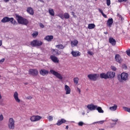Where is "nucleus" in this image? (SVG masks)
Wrapping results in <instances>:
<instances>
[{
    "label": "nucleus",
    "instance_id": "33",
    "mask_svg": "<svg viewBox=\"0 0 130 130\" xmlns=\"http://www.w3.org/2000/svg\"><path fill=\"white\" fill-rule=\"evenodd\" d=\"M70 19V14H69V13H65L63 14V19Z\"/></svg>",
    "mask_w": 130,
    "mask_h": 130
},
{
    "label": "nucleus",
    "instance_id": "16",
    "mask_svg": "<svg viewBox=\"0 0 130 130\" xmlns=\"http://www.w3.org/2000/svg\"><path fill=\"white\" fill-rule=\"evenodd\" d=\"M64 90L66 91V95H68L69 94H71V88L68 85H65L64 86Z\"/></svg>",
    "mask_w": 130,
    "mask_h": 130
},
{
    "label": "nucleus",
    "instance_id": "45",
    "mask_svg": "<svg viewBox=\"0 0 130 130\" xmlns=\"http://www.w3.org/2000/svg\"><path fill=\"white\" fill-rule=\"evenodd\" d=\"M126 53L128 56H130V49L126 51Z\"/></svg>",
    "mask_w": 130,
    "mask_h": 130
},
{
    "label": "nucleus",
    "instance_id": "55",
    "mask_svg": "<svg viewBox=\"0 0 130 130\" xmlns=\"http://www.w3.org/2000/svg\"><path fill=\"white\" fill-rule=\"evenodd\" d=\"M2 94H1V92H0V99H2Z\"/></svg>",
    "mask_w": 130,
    "mask_h": 130
},
{
    "label": "nucleus",
    "instance_id": "17",
    "mask_svg": "<svg viewBox=\"0 0 130 130\" xmlns=\"http://www.w3.org/2000/svg\"><path fill=\"white\" fill-rule=\"evenodd\" d=\"M109 43L113 46H115L116 45V41L113 38H110L109 39Z\"/></svg>",
    "mask_w": 130,
    "mask_h": 130
},
{
    "label": "nucleus",
    "instance_id": "6",
    "mask_svg": "<svg viewBox=\"0 0 130 130\" xmlns=\"http://www.w3.org/2000/svg\"><path fill=\"white\" fill-rule=\"evenodd\" d=\"M8 126L10 129H14V128H15V120L13 118L9 119Z\"/></svg>",
    "mask_w": 130,
    "mask_h": 130
},
{
    "label": "nucleus",
    "instance_id": "20",
    "mask_svg": "<svg viewBox=\"0 0 130 130\" xmlns=\"http://www.w3.org/2000/svg\"><path fill=\"white\" fill-rule=\"evenodd\" d=\"M48 71L45 70V69H42L40 71V74L42 75V76H45L46 75L48 74Z\"/></svg>",
    "mask_w": 130,
    "mask_h": 130
},
{
    "label": "nucleus",
    "instance_id": "40",
    "mask_svg": "<svg viewBox=\"0 0 130 130\" xmlns=\"http://www.w3.org/2000/svg\"><path fill=\"white\" fill-rule=\"evenodd\" d=\"M58 17H59L60 19H62V20H63V15L62 14H59L57 15Z\"/></svg>",
    "mask_w": 130,
    "mask_h": 130
},
{
    "label": "nucleus",
    "instance_id": "12",
    "mask_svg": "<svg viewBox=\"0 0 130 130\" xmlns=\"http://www.w3.org/2000/svg\"><path fill=\"white\" fill-rule=\"evenodd\" d=\"M71 54L73 57H78V56H80L81 55V52H80L79 51L72 50L71 52Z\"/></svg>",
    "mask_w": 130,
    "mask_h": 130
},
{
    "label": "nucleus",
    "instance_id": "47",
    "mask_svg": "<svg viewBox=\"0 0 130 130\" xmlns=\"http://www.w3.org/2000/svg\"><path fill=\"white\" fill-rule=\"evenodd\" d=\"M5 58H3L0 60V63H2V62H4V61H5Z\"/></svg>",
    "mask_w": 130,
    "mask_h": 130
},
{
    "label": "nucleus",
    "instance_id": "53",
    "mask_svg": "<svg viewBox=\"0 0 130 130\" xmlns=\"http://www.w3.org/2000/svg\"><path fill=\"white\" fill-rule=\"evenodd\" d=\"M66 129H69V126L68 125L66 126Z\"/></svg>",
    "mask_w": 130,
    "mask_h": 130
},
{
    "label": "nucleus",
    "instance_id": "59",
    "mask_svg": "<svg viewBox=\"0 0 130 130\" xmlns=\"http://www.w3.org/2000/svg\"><path fill=\"white\" fill-rule=\"evenodd\" d=\"M95 1H96L97 0H95Z\"/></svg>",
    "mask_w": 130,
    "mask_h": 130
},
{
    "label": "nucleus",
    "instance_id": "13",
    "mask_svg": "<svg viewBox=\"0 0 130 130\" xmlns=\"http://www.w3.org/2000/svg\"><path fill=\"white\" fill-rule=\"evenodd\" d=\"M51 52L54 55H56V56L60 55V54H61V52L59 50L56 49H52L51 50Z\"/></svg>",
    "mask_w": 130,
    "mask_h": 130
},
{
    "label": "nucleus",
    "instance_id": "58",
    "mask_svg": "<svg viewBox=\"0 0 130 130\" xmlns=\"http://www.w3.org/2000/svg\"><path fill=\"white\" fill-rule=\"evenodd\" d=\"M1 77H2V76L0 75V78H1Z\"/></svg>",
    "mask_w": 130,
    "mask_h": 130
},
{
    "label": "nucleus",
    "instance_id": "48",
    "mask_svg": "<svg viewBox=\"0 0 130 130\" xmlns=\"http://www.w3.org/2000/svg\"><path fill=\"white\" fill-rule=\"evenodd\" d=\"M40 27H41V28H44V25H43V24H42V23H40Z\"/></svg>",
    "mask_w": 130,
    "mask_h": 130
},
{
    "label": "nucleus",
    "instance_id": "34",
    "mask_svg": "<svg viewBox=\"0 0 130 130\" xmlns=\"http://www.w3.org/2000/svg\"><path fill=\"white\" fill-rule=\"evenodd\" d=\"M74 82L75 85H78V83H79V78L75 77L74 78Z\"/></svg>",
    "mask_w": 130,
    "mask_h": 130
},
{
    "label": "nucleus",
    "instance_id": "30",
    "mask_svg": "<svg viewBox=\"0 0 130 130\" xmlns=\"http://www.w3.org/2000/svg\"><path fill=\"white\" fill-rule=\"evenodd\" d=\"M105 121H106V120H102V121L94 122L91 124H95L96 123H98L99 124H103V123H104Z\"/></svg>",
    "mask_w": 130,
    "mask_h": 130
},
{
    "label": "nucleus",
    "instance_id": "28",
    "mask_svg": "<svg viewBox=\"0 0 130 130\" xmlns=\"http://www.w3.org/2000/svg\"><path fill=\"white\" fill-rule=\"evenodd\" d=\"M95 109H96V110H98V112H99V113H104V111H103V110H102V108L100 107L97 106V107Z\"/></svg>",
    "mask_w": 130,
    "mask_h": 130
},
{
    "label": "nucleus",
    "instance_id": "1",
    "mask_svg": "<svg viewBox=\"0 0 130 130\" xmlns=\"http://www.w3.org/2000/svg\"><path fill=\"white\" fill-rule=\"evenodd\" d=\"M16 20H17L19 24H21V25H25L27 26L29 23V21L26 18H24L23 17L19 16V15H16Z\"/></svg>",
    "mask_w": 130,
    "mask_h": 130
},
{
    "label": "nucleus",
    "instance_id": "44",
    "mask_svg": "<svg viewBox=\"0 0 130 130\" xmlns=\"http://www.w3.org/2000/svg\"><path fill=\"white\" fill-rule=\"evenodd\" d=\"M111 4L110 0H107V5L109 6Z\"/></svg>",
    "mask_w": 130,
    "mask_h": 130
},
{
    "label": "nucleus",
    "instance_id": "52",
    "mask_svg": "<svg viewBox=\"0 0 130 130\" xmlns=\"http://www.w3.org/2000/svg\"><path fill=\"white\" fill-rule=\"evenodd\" d=\"M5 3H8L10 0H4Z\"/></svg>",
    "mask_w": 130,
    "mask_h": 130
},
{
    "label": "nucleus",
    "instance_id": "14",
    "mask_svg": "<svg viewBox=\"0 0 130 130\" xmlns=\"http://www.w3.org/2000/svg\"><path fill=\"white\" fill-rule=\"evenodd\" d=\"M29 74L32 76H37L38 75V71L36 69H30L29 70Z\"/></svg>",
    "mask_w": 130,
    "mask_h": 130
},
{
    "label": "nucleus",
    "instance_id": "35",
    "mask_svg": "<svg viewBox=\"0 0 130 130\" xmlns=\"http://www.w3.org/2000/svg\"><path fill=\"white\" fill-rule=\"evenodd\" d=\"M123 109L125 111H127V112H129L130 113V108L126 107H123Z\"/></svg>",
    "mask_w": 130,
    "mask_h": 130
},
{
    "label": "nucleus",
    "instance_id": "9",
    "mask_svg": "<svg viewBox=\"0 0 130 130\" xmlns=\"http://www.w3.org/2000/svg\"><path fill=\"white\" fill-rule=\"evenodd\" d=\"M85 108H88L89 110L90 111H92L93 110H95V109L97 108V106L93 105V104H89L87 106H85Z\"/></svg>",
    "mask_w": 130,
    "mask_h": 130
},
{
    "label": "nucleus",
    "instance_id": "22",
    "mask_svg": "<svg viewBox=\"0 0 130 130\" xmlns=\"http://www.w3.org/2000/svg\"><path fill=\"white\" fill-rule=\"evenodd\" d=\"M45 40L48 41V42H50L53 39V36H47L44 38Z\"/></svg>",
    "mask_w": 130,
    "mask_h": 130
},
{
    "label": "nucleus",
    "instance_id": "11",
    "mask_svg": "<svg viewBox=\"0 0 130 130\" xmlns=\"http://www.w3.org/2000/svg\"><path fill=\"white\" fill-rule=\"evenodd\" d=\"M107 76L108 77V79H113V78L115 77V72L108 71L107 73Z\"/></svg>",
    "mask_w": 130,
    "mask_h": 130
},
{
    "label": "nucleus",
    "instance_id": "7",
    "mask_svg": "<svg viewBox=\"0 0 130 130\" xmlns=\"http://www.w3.org/2000/svg\"><path fill=\"white\" fill-rule=\"evenodd\" d=\"M87 77L89 80L91 81H97V79L98 78H99V74H89L87 76Z\"/></svg>",
    "mask_w": 130,
    "mask_h": 130
},
{
    "label": "nucleus",
    "instance_id": "5",
    "mask_svg": "<svg viewBox=\"0 0 130 130\" xmlns=\"http://www.w3.org/2000/svg\"><path fill=\"white\" fill-rule=\"evenodd\" d=\"M42 44H43V43L41 41L38 40H34L30 43L31 46L34 47L41 46Z\"/></svg>",
    "mask_w": 130,
    "mask_h": 130
},
{
    "label": "nucleus",
    "instance_id": "4",
    "mask_svg": "<svg viewBox=\"0 0 130 130\" xmlns=\"http://www.w3.org/2000/svg\"><path fill=\"white\" fill-rule=\"evenodd\" d=\"M2 23H8V22H11L12 24H15L16 23V21L14 20V18H10L8 17H5L3 18V19L1 20Z\"/></svg>",
    "mask_w": 130,
    "mask_h": 130
},
{
    "label": "nucleus",
    "instance_id": "39",
    "mask_svg": "<svg viewBox=\"0 0 130 130\" xmlns=\"http://www.w3.org/2000/svg\"><path fill=\"white\" fill-rule=\"evenodd\" d=\"M112 122H114L113 124H116V122L118 121V119H114V120H111Z\"/></svg>",
    "mask_w": 130,
    "mask_h": 130
},
{
    "label": "nucleus",
    "instance_id": "42",
    "mask_svg": "<svg viewBox=\"0 0 130 130\" xmlns=\"http://www.w3.org/2000/svg\"><path fill=\"white\" fill-rule=\"evenodd\" d=\"M111 69L112 71H116V68L114 66H111Z\"/></svg>",
    "mask_w": 130,
    "mask_h": 130
},
{
    "label": "nucleus",
    "instance_id": "56",
    "mask_svg": "<svg viewBox=\"0 0 130 130\" xmlns=\"http://www.w3.org/2000/svg\"><path fill=\"white\" fill-rule=\"evenodd\" d=\"M99 130H105V129L103 128H100Z\"/></svg>",
    "mask_w": 130,
    "mask_h": 130
},
{
    "label": "nucleus",
    "instance_id": "29",
    "mask_svg": "<svg viewBox=\"0 0 130 130\" xmlns=\"http://www.w3.org/2000/svg\"><path fill=\"white\" fill-rule=\"evenodd\" d=\"M55 47L56 48H57L58 49H63V48H64V46L61 45V44H60V45H56L55 46Z\"/></svg>",
    "mask_w": 130,
    "mask_h": 130
},
{
    "label": "nucleus",
    "instance_id": "32",
    "mask_svg": "<svg viewBox=\"0 0 130 130\" xmlns=\"http://www.w3.org/2000/svg\"><path fill=\"white\" fill-rule=\"evenodd\" d=\"M99 12L102 14L104 18H107V16L103 13V11H102V10L99 9Z\"/></svg>",
    "mask_w": 130,
    "mask_h": 130
},
{
    "label": "nucleus",
    "instance_id": "41",
    "mask_svg": "<svg viewBox=\"0 0 130 130\" xmlns=\"http://www.w3.org/2000/svg\"><path fill=\"white\" fill-rule=\"evenodd\" d=\"M87 53H88V54H89V55H91V56L94 55V53H93V52H92V51H88L87 52Z\"/></svg>",
    "mask_w": 130,
    "mask_h": 130
},
{
    "label": "nucleus",
    "instance_id": "46",
    "mask_svg": "<svg viewBox=\"0 0 130 130\" xmlns=\"http://www.w3.org/2000/svg\"><path fill=\"white\" fill-rule=\"evenodd\" d=\"M32 98H33V97L29 95L26 98V99H28V100H31V99H32Z\"/></svg>",
    "mask_w": 130,
    "mask_h": 130
},
{
    "label": "nucleus",
    "instance_id": "8",
    "mask_svg": "<svg viewBox=\"0 0 130 130\" xmlns=\"http://www.w3.org/2000/svg\"><path fill=\"white\" fill-rule=\"evenodd\" d=\"M42 119V117L39 115L32 116L30 118V120L32 122H35V121H39L41 119Z\"/></svg>",
    "mask_w": 130,
    "mask_h": 130
},
{
    "label": "nucleus",
    "instance_id": "15",
    "mask_svg": "<svg viewBox=\"0 0 130 130\" xmlns=\"http://www.w3.org/2000/svg\"><path fill=\"white\" fill-rule=\"evenodd\" d=\"M67 122V120H66V119L62 118L61 119H59L57 121V123H56V125H58V126H59V125H61V124H62V123H64Z\"/></svg>",
    "mask_w": 130,
    "mask_h": 130
},
{
    "label": "nucleus",
    "instance_id": "23",
    "mask_svg": "<svg viewBox=\"0 0 130 130\" xmlns=\"http://www.w3.org/2000/svg\"><path fill=\"white\" fill-rule=\"evenodd\" d=\"M78 43H79V42L77 40H74L71 41V46L72 47H75V46L78 45Z\"/></svg>",
    "mask_w": 130,
    "mask_h": 130
},
{
    "label": "nucleus",
    "instance_id": "31",
    "mask_svg": "<svg viewBox=\"0 0 130 130\" xmlns=\"http://www.w3.org/2000/svg\"><path fill=\"white\" fill-rule=\"evenodd\" d=\"M49 13L51 16H54V11L52 9H49Z\"/></svg>",
    "mask_w": 130,
    "mask_h": 130
},
{
    "label": "nucleus",
    "instance_id": "3",
    "mask_svg": "<svg viewBox=\"0 0 130 130\" xmlns=\"http://www.w3.org/2000/svg\"><path fill=\"white\" fill-rule=\"evenodd\" d=\"M50 73L52 75H53V76H55V77H56L58 79H59V80H62V79H63V77H62V76H61L60 73L53 70V69H51L50 70Z\"/></svg>",
    "mask_w": 130,
    "mask_h": 130
},
{
    "label": "nucleus",
    "instance_id": "49",
    "mask_svg": "<svg viewBox=\"0 0 130 130\" xmlns=\"http://www.w3.org/2000/svg\"><path fill=\"white\" fill-rule=\"evenodd\" d=\"M127 0H118L119 3H122V2H126Z\"/></svg>",
    "mask_w": 130,
    "mask_h": 130
},
{
    "label": "nucleus",
    "instance_id": "27",
    "mask_svg": "<svg viewBox=\"0 0 130 130\" xmlns=\"http://www.w3.org/2000/svg\"><path fill=\"white\" fill-rule=\"evenodd\" d=\"M96 26L95 25V24L94 23H90L88 24L87 28L88 29H94Z\"/></svg>",
    "mask_w": 130,
    "mask_h": 130
},
{
    "label": "nucleus",
    "instance_id": "37",
    "mask_svg": "<svg viewBox=\"0 0 130 130\" xmlns=\"http://www.w3.org/2000/svg\"><path fill=\"white\" fill-rule=\"evenodd\" d=\"M49 121H52L53 120V116H49L48 117H47Z\"/></svg>",
    "mask_w": 130,
    "mask_h": 130
},
{
    "label": "nucleus",
    "instance_id": "25",
    "mask_svg": "<svg viewBox=\"0 0 130 130\" xmlns=\"http://www.w3.org/2000/svg\"><path fill=\"white\" fill-rule=\"evenodd\" d=\"M117 109V105H114L113 106L110 107L109 108V110L111 111H116V110Z\"/></svg>",
    "mask_w": 130,
    "mask_h": 130
},
{
    "label": "nucleus",
    "instance_id": "18",
    "mask_svg": "<svg viewBox=\"0 0 130 130\" xmlns=\"http://www.w3.org/2000/svg\"><path fill=\"white\" fill-rule=\"evenodd\" d=\"M115 59L116 61H117V62H119V63H120L121 62V57L119 54L115 55Z\"/></svg>",
    "mask_w": 130,
    "mask_h": 130
},
{
    "label": "nucleus",
    "instance_id": "19",
    "mask_svg": "<svg viewBox=\"0 0 130 130\" xmlns=\"http://www.w3.org/2000/svg\"><path fill=\"white\" fill-rule=\"evenodd\" d=\"M50 58H51V60H52V61H53V62H55L56 63H58V62L59 61V60L56 57V56H55L54 55H51L50 56Z\"/></svg>",
    "mask_w": 130,
    "mask_h": 130
},
{
    "label": "nucleus",
    "instance_id": "51",
    "mask_svg": "<svg viewBox=\"0 0 130 130\" xmlns=\"http://www.w3.org/2000/svg\"><path fill=\"white\" fill-rule=\"evenodd\" d=\"M2 45H3V42L0 40V46H2Z\"/></svg>",
    "mask_w": 130,
    "mask_h": 130
},
{
    "label": "nucleus",
    "instance_id": "10",
    "mask_svg": "<svg viewBox=\"0 0 130 130\" xmlns=\"http://www.w3.org/2000/svg\"><path fill=\"white\" fill-rule=\"evenodd\" d=\"M13 96L16 102H17V103H20L21 100L19 99V93H18V92L17 91L14 92Z\"/></svg>",
    "mask_w": 130,
    "mask_h": 130
},
{
    "label": "nucleus",
    "instance_id": "57",
    "mask_svg": "<svg viewBox=\"0 0 130 130\" xmlns=\"http://www.w3.org/2000/svg\"><path fill=\"white\" fill-rule=\"evenodd\" d=\"M72 122H75V121H72Z\"/></svg>",
    "mask_w": 130,
    "mask_h": 130
},
{
    "label": "nucleus",
    "instance_id": "26",
    "mask_svg": "<svg viewBox=\"0 0 130 130\" xmlns=\"http://www.w3.org/2000/svg\"><path fill=\"white\" fill-rule=\"evenodd\" d=\"M100 77L101 79H108L107 77V73H102L100 74Z\"/></svg>",
    "mask_w": 130,
    "mask_h": 130
},
{
    "label": "nucleus",
    "instance_id": "24",
    "mask_svg": "<svg viewBox=\"0 0 130 130\" xmlns=\"http://www.w3.org/2000/svg\"><path fill=\"white\" fill-rule=\"evenodd\" d=\"M27 13L30 14V15H34V11L33 10V9H32V8L31 7L27 8Z\"/></svg>",
    "mask_w": 130,
    "mask_h": 130
},
{
    "label": "nucleus",
    "instance_id": "21",
    "mask_svg": "<svg viewBox=\"0 0 130 130\" xmlns=\"http://www.w3.org/2000/svg\"><path fill=\"white\" fill-rule=\"evenodd\" d=\"M112 24H113V19L109 18L107 22V26H108V27H111Z\"/></svg>",
    "mask_w": 130,
    "mask_h": 130
},
{
    "label": "nucleus",
    "instance_id": "54",
    "mask_svg": "<svg viewBox=\"0 0 130 130\" xmlns=\"http://www.w3.org/2000/svg\"><path fill=\"white\" fill-rule=\"evenodd\" d=\"M82 115H85V112H82Z\"/></svg>",
    "mask_w": 130,
    "mask_h": 130
},
{
    "label": "nucleus",
    "instance_id": "36",
    "mask_svg": "<svg viewBox=\"0 0 130 130\" xmlns=\"http://www.w3.org/2000/svg\"><path fill=\"white\" fill-rule=\"evenodd\" d=\"M32 37H37V36H38V32L35 31L32 33Z\"/></svg>",
    "mask_w": 130,
    "mask_h": 130
},
{
    "label": "nucleus",
    "instance_id": "2",
    "mask_svg": "<svg viewBox=\"0 0 130 130\" xmlns=\"http://www.w3.org/2000/svg\"><path fill=\"white\" fill-rule=\"evenodd\" d=\"M117 78L119 82H124L125 81H127L128 79V74L123 72L120 75H118Z\"/></svg>",
    "mask_w": 130,
    "mask_h": 130
},
{
    "label": "nucleus",
    "instance_id": "50",
    "mask_svg": "<svg viewBox=\"0 0 130 130\" xmlns=\"http://www.w3.org/2000/svg\"><path fill=\"white\" fill-rule=\"evenodd\" d=\"M77 91H78L79 93H81V89H80V88H79V87L77 88Z\"/></svg>",
    "mask_w": 130,
    "mask_h": 130
},
{
    "label": "nucleus",
    "instance_id": "38",
    "mask_svg": "<svg viewBox=\"0 0 130 130\" xmlns=\"http://www.w3.org/2000/svg\"><path fill=\"white\" fill-rule=\"evenodd\" d=\"M78 124L79 126H83V125H84V124H85V123H84V122H83V121H80L78 123Z\"/></svg>",
    "mask_w": 130,
    "mask_h": 130
},
{
    "label": "nucleus",
    "instance_id": "43",
    "mask_svg": "<svg viewBox=\"0 0 130 130\" xmlns=\"http://www.w3.org/2000/svg\"><path fill=\"white\" fill-rule=\"evenodd\" d=\"M2 120H4V116L1 114L0 115V121H2Z\"/></svg>",
    "mask_w": 130,
    "mask_h": 130
}]
</instances>
